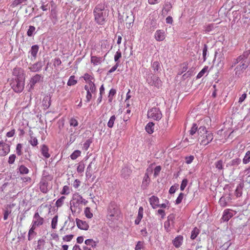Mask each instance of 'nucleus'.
<instances>
[{
  "label": "nucleus",
  "instance_id": "nucleus-1",
  "mask_svg": "<svg viewBox=\"0 0 250 250\" xmlns=\"http://www.w3.org/2000/svg\"><path fill=\"white\" fill-rule=\"evenodd\" d=\"M200 126L194 124L190 130V134L191 135L197 132V139L200 144L202 146H206L209 144L213 139V133L207 130V127L211 125V120L209 118L204 119L200 122Z\"/></svg>",
  "mask_w": 250,
  "mask_h": 250
},
{
  "label": "nucleus",
  "instance_id": "nucleus-2",
  "mask_svg": "<svg viewBox=\"0 0 250 250\" xmlns=\"http://www.w3.org/2000/svg\"><path fill=\"white\" fill-rule=\"evenodd\" d=\"M83 78L87 84L84 86V89L87 92L86 96V101L89 102L92 98V94L96 92V88L93 83L94 78L91 75L85 73Z\"/></svg>",
  "mask_w": 250,
  "mask_h": 250
},
{
  "label": "nucleus",
  "instance_id": "nucleus-3",
  "mask_svg": "<svg viewBox=\"0 0 250 250\" xmlns=\"http://www.w3.org/2000/svg\"><path fill=\"white\" fill-rule=\"evenodd\" d=\"M104 12L105 13L104 6L102 4H99L95 8L94 14L95 21L100 24H103L105 20V15H104Z\"/></svg>",
  "mask_w": 250,
  "mask_h": 250
},
{
  "label": "nucleus",
  "instance_id": "nucleus-4",
  "mask_svg": "<svg viewBox=\"0 0 250 250\" xmlns=\"http://www.w3.org/2000/svg\"><path fill=\"white\" fill-rule=\"evenodd\" d=\"M24 83L25 80H13L11 85L15 92L21 93L24 89Z\"/></svg>",
  "mask_w": 250,
  "mask_h": 250
},
{
  "label": "nucleus",
  "instance_id": "nucleus-5",
  "mask_svg": "<svg viewBox=\"0 0 250 250\" xmlns=\"http://www.w3.org/2000/svg\"><path fill=\"white\" fill-rule=\"evenodd\" d=\"M147 115L148 118L157 121L160 120L162 117V113L158 107L150 108L148 110Z\"/></svg>",
  "mask_w": 250,
  "mask_h": 250
},
{
  "label": "nucleus",
  "instance_id": "nucleus-6",
  "mask_svg": "<svg viewBox=\"0 0 250 250\" xmlns=\"http://www.w3.org/2000/svg\"><path fill=\"white\" fill-rule=\"evenodd\" d=\"M52 177L50 175L43 176L39 183V187L41 192L46 193L48 191V181H51Z\"/></svg>",
  "mask_w": 250,
  "mask_h": 250
},
{
  "label": "nucleus",
  "instance_id": "nucleus-7",
  "mask_svg": "<svg viewBox=\"0 0 250 250\" xmlns=\"http://www.w3.org/2000/svg\"><path fill=\"white\" fill-rule=\"evenodd\" d=\"M81 196L78 195L77 198L73 197L72 203H71L70 208L72 212L80 211L82 209Z\"/></svg>",
  "mask_w": 250,
  "mask_h": 250
},
{
  "label": "nucleus",
  "instance_id": "nucleus-8",
  "mask_svg": "<svg viewBox=\"0 0 250 250\" xmlns=\"http://www.w3.org/2000/svg\"><path fill=\"white\" fill-rule=\"evenodd\" d=\"M44 222V219L40 216L39 212H37L33 216V220L32 221L31 226L36 228L42 225Z\"/></svg>",
  "mask_w": 250,
  "mask_h": 250
},
{
  "label": "nucleus",
  "instance_id": "nucleus-9",
  "mask_svg": "<svg viewBox=\"0 0 250 250\" xmlns=\"http://www.w3.org/2000/svg\"><path fill=\"white\" fill-rule=\"evenodd\" d=\"M13 75L15 77L13 80H25L24 70L20 67L14 68Z\"/></svg>",
  "mask_w": 250,
  "mask_h": 250
},
{
  "label": "nucleus",
  "instance_id": "nucleus-10",
  "mask_svg": "<svg viewBox=\"0 0 250 250\" xmlns=\"http://www.w3.org/2000/svg\"><path fill=\"white\" fill-rule=\"evenodd\" d=\"M10 150V146L6 143L0 142V156H4L9 153Z\"/></svg>",
  "mask_w": 250,
  "mask_h": 250
},
{
  "label": "nucleus",
  "instance_id": "nucleus-11",
  "mask_svg": "<svg viewBox=\"0 0 250 250\" xmlns=\"http://www.w3.org/2000/svg\"><path fill=\"white\" fill-rule=\"evenodd\" d=\"M43 81V77L42 75L36 74L33 76L30 80L29 85L31 89H33L35 85Z\"/></svg>",
  "mask_w": 250,
  "mask_h": 250
},
{
  "label": "nucleus",
  "instance_id": "nucleus-12",
  "mask_svg": "<svg viewBox=\"0 0 250 250\" xmlns=\"http://www.w3.org/2000/svg\"><path fill=\"white\" fill-rule=\"evenodd\" d=\"M248 65L245 63V61H242L239 64L237 65L235 68V73L236 75H240L242 73L244 70L247 67Z\"/></svg>",
  "mask_w": 250,
  "mask_h": 250
},
{
  "label": "nucleus",
  "instance_id": "nucleus-13",
  "mask_svg": "<svg viewBox=\"0 0 250 250\" xmlns=\"http://www.w3.org/2000/svg\"><path fill=\"white\" fill-rule=\"evenodd\" d=\"M165 32L163 30H157L155 33L154 38L157 41H163L166 38Z\"/></svg>",
  "mask_w": 250,
  "mask_h": 250
},
{
  "label": "nucleus",
  "instance_id": "nucleus-14",
  "mask_svg": "<svg viewBox=\"0 0 250 250\" xmlns=\"http://www.w3.org/2000/svg\"><path fill=\"white\" fill-rule=\"evenodd\" d=\"M149 202L153 209L159 208V199L158 197L153 195L149 198Z\"/></svg>",
  "mask_w": 250,
  "mask_h": 250
},
{
  "label": "nucleus",
  "instance_id": "nucleus-15",
  "mask_svg": "<svg viewBox=\"0 0 250 250\" xmlns=\"http://www.w3.org/2000/svg\"><path fill=\"white\" fill-rule=\"evenodd\" d=\"M76 222L77 227L80 229L87 230L89 229V225L86 221L76 219Z\"/></svg>",
  "mask_w": 250,
  "mask_h": 250
},
{
  "label": "nucleus",
  "instance_id": "nucleus-16",
  "mask_svg": "<svg viewBox=\"0 0 250 250\" xmlns=\"http://www.w3.org/2000/svg\"><path fill=\"white\" fill-rule=\"evenodd\" d=\"M233 213L232 210L230 209H226L223 212V214L222 217V219L224 221H228L232 216Z\"/></svg>",
  "mask_w": 250,
  "mask_h": 250
},
{
  "label": "nucleus",
  "instance_id": "nucleus-17",
  "mask_svg": "<svg viewBox=\"0 0 250 250\" xmlns=\"http://www.w3.org/2000/svg\"><path fill=\"white\" fill-rule=\"evenodd\" d=\"M183 236L179 235L176 237L172 241L173 245L176 248H179L183 244Z\"/></svg>",
  "mask_w": 250,
  "mask_h": 250
},
{
  "label": "nucleus",
  "instance_id": "nucleus-18",
  "mask_svg": "<svg viewBox=\"0 0 250 250\" xmlns=\"http://www.w3.org/2000/svg\"><path fill=\"white\" fill-rule=\"evenodd\" d=\"M131 172L132 170L130 168L125 167L121 171V175L123 178L127 179L129 177Z\"/></svg>",
  "mask_w": 250,
  "mask_h": 250
},
{
  "label": "nucleus",
  "instance_id": "nucleus-19",
  "mask_svg": "<svg viewBox=\"0 0 250 250\" xmlns=\"http://www.w3.org/2000/svg\"><path fill=\"white\" fill-rule=\"evenodd\" d=\"M14 204H10L7 205L6 208V209L4 210L3 214V219L4 220H6L8 219L9 215L11 213L12 210L11 208L14 206Z\"/></svg>",
  "mask_w": 250,
  "mask_h": 250
},
{
  "label": "nucleus",
  "instance_id": "nucleus-20",
  "mask_svg": "<svg viewBox=\"0 0 250 250\" xmlns=\"http://www.w3.org/2000/svg\"><path fill=\"white\" fill-rule=\"evenodd\" d=\"M41 152L43 156L46 159H48L50 157V155L49 153V148L45 145H42V146Z\"/></svg>",
  "mask_w": 250,
  "mask_h": 250
},
{
  "label": "nucleus",
  "instance_id": "nucleus-21",
  "mask_svg": "<svg viewBox=\"0 0 250 250\" xmlns=\"http://www.w3.org/2000/svg\"><path fill=\"white\" fill-rule=\"evenodd\" d=\"M150 178L148 174L147 173H145L143 179L142 187L146 188L148 186Z\"/></svg>",
  "mask_w": 250,
  "mask_h": 250
},
{
  "label": "nucleus",
  "instance_id": "nucleus-22",
  "mask_svg": "<svg viewBox=\"0 0 250 250\" xmlns=\"http://www.w3.org/2000/svg\"><path fill=\"white\" fill-rule=\"evenodd\" d=\"M146 130L150 134L153 133L154 130V124L152 122L148 123L146 126Z\"/></svg>",
  "mask_w": 250,
  "mask_h": 250
},
{
  "label": "nucleus",
  "instance_id": "nucleus-23",
  "mask_svg": "<svg viewBox=\"0 0 250 250\" xmlns=\"http://www.w3.org/2000/svg\"><path fill=\"white\" fill-rule=\"evenodd\" d=\"M36 229V228L31 226V227L30 229L29 232H28V240H29V241L31 240L34 237V236L35 235H36L37 233L36 232H35V229Z\"/></svg>",
  "mask_w": 250,
  "mask_h": 250
},
{
  "label": "nucleus",
  "instance_id": "nucleus-24",
  "mask_svg": "<svg viewBox=\"0 0 250 250\" xmlns=\"http://www.w3.org/2000/svg\"><path fill=\"white\" fill-rule=\"evenodd\" d=\"M29 143L30 144V145L34 147L38 145V141L36 137L33 136L32 135V134H30V139L28 140Z\"/></svg>",
  "mask_w": 250,
  "mask_h": 250
},
{
  "label": "nucleus",
  "instance_id": "nucleus-25",
  "mask_svg": "<svg viewBox=\"0 0 250 250\" xmlns=\"http://www.w3.org/2000/svg\"><path fill=\"white\" fill-rule=\"evenodd\" d=\"M84 243L87 246H90L92 248H95L97 247V243L92 239H88L85 240Z\"/></svg>",
  "mask_w": 250,
  "mask_h": 250
},
{
  "label": "nucleus",
  "instance_id": "nucleus-26",
  "mask_svg": "<svg viewBox=\"0 0 250 250\" xmlns=\"http://www.w3.org/2000/svg\"><path fill=\"white\" fill-rule=\"evenodd\" d=\"M245 56L244 55H240L236 59H234L231 67L232 68L235 66L237 64L241 62L242 61H244Z\"/></svg>",
  "mask_w": 250,
  "mask_h": 250
},
{
  "label": "nucleus",
  "instance_id": "nucleus-27",
  "mask_svg": "<svg viewBox=\"0 0 250 250\" xmlns=\"http://www.w3.org/2000/svg\"><path fill=\"white\" fill-rule=\"evenodd\" d=\"M71 188L68 186H64L62 188L61 194L62 195H68L70 193Z\"/></svg>",
  "mask_w": 250,
  "mask_h": 250
},
{
  "label": "nucleus",
  "instance_id": "nucleus-28",
  "mask_svg": "<svg viewBox=\"0 0 250 250\" xmlns=\"http://www.w3.org/2000/svg\"><path fill=\"white\" fill-rule=\"evenodd\" d=\"M84 215L86 218L91 219L93 217V214L91 211L89 207H86L84 210Z\"/></svg>",
  "mask_w": 250,
  "mask_h": 250
},
{
  "label": "nucleus",
  "instance_id": "nucleus-29",
  "mask_svg": "<svg viewBox=\"0 0 250 250\" xmlns=\"http://www.w3.org/2000/svg\"><path fill=\"white\" fill-rule=\"evenodd\" d=\"M75 76H71L68 79L67 84L68 86H72L76 84L77 83V81L75 80Z\"/></svg>",
  "mask_w": 250,
  "mask_h": 250
},
{
  "label": "nucleus",
  "instance_id": "nucleus-30",
  "mask_svg": "<svg viewBox=\"0 0 250 250\" xmlns=\"http://www.w3.org/2000/svg\"><path fill=\"white\" fill-rule=\"evenodd\" d=\"M65 199V197L62 196H61L60 198H59L56 202L55 205L57 208L61 207L63 203L64 200Z\"/></svg>",
  "mask_w": 250,
  "mask_h": 250
},
{
  "label": "nucleus",
  "instance_id": "nucleus-31",
  "mask_svg": "<svg viewBox=\"0 0 250 250\" xmlns=\"http://www.w3.org/2000/svg\"><path fill=\"white\" fill-rule=\"evenodd\" d=\"M172 8V5L171 4V3L170 2H167L165 4L164 6V8L163 9V13H166V14L169 12L170 9Z\"/></svg>",
  "mask_w": 250,
  "mask_h": 250
},
{
  "label": "nucleus",
  "instance_id": "nucleus-32",
  "mask_svg": "<svg viewBox=\"0 0 250 250\" xmlns=\"http://www.w3.org/2000/svg\"><path fill=\"white\" fill-rule=\"evenodd\" d=\"M39 50V46L37 45H33L30 50V53L32 56L35 57Z\"/></svg>",
  "mask_w": 250,
  "mask_h": 250
},
{
  "label": "nucleus",
  "instance_id": "nucleus-33",
  "mask_svg": "<svg viewBox=\"0 0 250 250\" xmlns=\"http://www.w3.org/2000/svg\"><path fill=\"white\" fill-rule=\"evenodd\" d=\"M91 62L95 65H98L101 63V59L96 56H91Z\"/></svg>",
  "mask_w": 250,
  "mask_h": 250
},
{
  "label": "nucleus",
  "instance_id": "nucleus-34",
  "mask_svg": "<svg viewBox=\"0 0 250 250\" xmlns=\"http://www.w3.org/2000/svg\"><path fill=\"white\" fill-rule=\"evenodd\" d=\"M81 154V151L79 150H75L71 155L70 158L72 160H75Z\"/></svg>",
  "mask_w": 250,
  "mask_h": 250
},
{
  "label": "nucleus",
  "instance_id": "nucleus-35",
  "mask_svg": "<svg viewBox=\"0 0 250 250\" xmlns=\"http://www.w3.org/2000/svg\"><path fill=\"white\" fill-rule=\"evenodd\" d=\"M41 67L42 66L41 63L38 62L32 65L30 68L32 71L36 72L41 70Z\"/></svg>",
  "mask_w": 250,
  "mask_h": 250
},
{
  "label": "nucleus",
  "instance_id": "nucleus-36",
  "mask_svg": "<svg viewBox=\"0 0 250 250\" xmlns=\"http://www.w3.org/2000/svg\"><path fill=\"white\" fill-rule=\"evenodd\" d=\"M58 216L55 215L52 219L51 228L53 229L56 228L58 223Z\"/></svg>",
  "mask_w": 250,
  "mask_h": 250
},
{
  "label": "nucleus",
  "instance_id": "nucleus-37",
  "mask_svg": "<svg viewBox=\"0 0 250 250\" xmlns=\"http://www.w3.org/2000/svg\"><path fill=\"white\" fill-rule=\"evenodd\" d=\"M84 168L85 166L83 162H80L78 164V166L77 168L78 173H83L84 170Z\"/></svg>",
  "mask_w": 250,
  "mask_h": 250
},
{
  "label": "nucleus",
  "instance_id": "nucleus-38",
  "mask_svg": "<svg viewBox=\"0 0 250 250\" xmlns=\"http://www.w3.org/2000/svg\"><path fill=\"white\" fill-rule=\"evenodd\" d=\"M199 232V229L197 228H194L191 231L190 238L192 240L194 239L198 235Z\"/></svg>",
  "mask_w": 250,
  "mask_h": 250
},
{
  "label": "nucleus",
  "instance_id": "nucleus-39",
  "mask_svg": "<svg viewBox=\"0 0 250 250\" xmlns=\"http://www.w3.org/2000/svg\"><path fill=\"white\" fill-rule=\"evenodd\" d=\"M214 165L215 167L219 170H221L223 169V162L222 160L217 161L215 163Z\"/></svg>",
  "mask_w": 250,
  "mask_h": 250
},
{
  "label": "nucleus",
  "instance_id": "nucleus-40",
  "mask_svg": "<svg viewBox=\"0 0 250 250\" xmlns=\"http://www.w3.org/2000/svg\"><path fill=\"white\" fill-rule=\"evenodd\" d=\"M36 28L34 26L30 25L29 27V29L27 32V35L29 37L33 36V34L35 32Z\"/></svg>",
  "mask_w": 250,
  "mask_h": 250
},
{
  "label": "nucleus",
  "instance_id": "nucleus-41",
  "mask_svg": "<svg viewBox=\"0 0 250 250\" xmlns=\"http://www.w3.org/2000/svg\"><path fill=\"white\" fill-rule=\"evenodd\" d=\"M250 161V151H248L243 158V162L244 164H248Z\"/></svg>",
  "mask_w": 250,
  "mask_h": 250
},
{
  "label": "nucleus",
  "instance_id": "nucleus-42",
  "mask_svg": "<svg viewBox=\"0 0 250 250\" xmlns=\"http://www.w3.org/2000/svg\"><path fill=\"white\" fill-rule=\"evenodd\" d=\"M19 171L21 174H27L29 172V169L23 165L19 167Z\"/></svg>",
  "mask_w": 250,
  "mask_h": 250
},
{
  "label": "nucleus",
  "instance_id": "nucleus-43",
  "mask_svg": "<svg viewBox=\"0 0 250 250\" xmlns=\"http://www.w3.org/2000/svg\"><path fill=\"white\" fill-rule=\"evenodd\" d=\"M208 69V66H205L201 70V71H200L199 72V73L198 74V75L197 76V79H199V78H201L204 75V74L207 71Z\"/></svg>",
  "mask_w": 250,
  "mask_h": 250
},
{
  "label": "nucleus",
  "instance_id": "nucleus-44",
  "mask_svg": "<svg viewBox=\"0 0 250 250\" xmlns=\"http://www.w3.org/2000/svg\"><path fill=\"white\" fill-rule=\"evenodd\" d=\"M152 67L155 71H158L160 69V64L158 61L154 62Z\"/></svg>",
  "mask_w": 250,
  "mask_h": 250
},
{
  "label": "nucleus",
  "instance_id": "nucleus-45",
  "mask_svg": "<svg viewBox=\"0 0 250 250\" xmlns=\"http://www.w3.org/2000/svg\"><path fill=\"white\" fill-rule=\"evenodd\" d=\"M22 146L21 144H18L16 146V152L18 155L21 156L22 155Z\"/></svg>",
  "mask_w": 250,
  "mask_h": 250
},
{
  "label": "nucleus",
  "instance_id": "nucleus-46",
  "mask_svg": "<svg viewBox=\"0 0 250 250\" xmlns=\"http://www.w3.org/2000/svg\"><path fill=\"white\" fill-rule=\"evenodd\" d=\"M144 242L143 241H138L135 246V250H140L143 248Z\"/></svg>",
  "mask_w": 250,
  "mask_h": 250
},
{
  "label": "nucleus",
  "instance_id": "nucleus-47",
  "mask_svg": "<svg viewBox=\"0 0 250 250\" xmlns=\"http://www.w3.org/2000/svg\"><path fill=\"white\" fill-rule=\"evenodd\" d=\"M188 181L187 179H184L182 180V183L180 186V189L183 191L185 189V188L187 186Z\"/></svg>",
  "mask_w": 250,
  "mask_h": 250
},
{
  "label": "nucleus",
  "instance_id": "nucleus-48",
  "mask_svg": "<svg viewBox=\"0 0 250 250\" xmlns=\"http://www.w3.org/2000/svg\"><path fill=\"white\" fill-rule=\"evenodd\" d=\"M219 203L220 205L223 207H225L227 205V202L226 200V198L224 197H222L220 199Z\"/></svg>",
  "mask_w": 250,
  "mask_h": 250
},
{
  "label": "nucleus",
  "instance_id": "nucleus-49",
  "mask_svg": "<svg viewBox=\"0 0 250 250\" xmlns=\"http://www.w3.org/2000/svg\"><path fill=\"white\" fill-rule=\"evenodd\" d=\"M16 158V156L15 154H12L10 155L8 158V162L9 164H14L15 159Z\"/></svg>",
  "mask_w": 250,
  "mask_h": 250
},
{
  "label": "nucleus",
  "instance_id": "nucleus-50",
  "mask_svg": "<svg viewBox=\"0 0 250 250\" xmlns=\"http://www.w3.org/2000/svg\"><path fill=\"white\" fill-rule=\"evenodd\" d=\"M69 123L71 126H77L78 125V122L77 120L75 118H71L69 121Z\"/></svg>",
  "mask_w": 250,
  "mask_h": 250
},
{
  "label": "nucleus",
  "instance_id": "nucleus-51",
  "mask_svg": "<svg viewBox=\"0 0 250 250\" xmlns=\"http://www.w3.org/2000/svg\"><path fill=\"white\" fill-rule=\"evenodd\" d=\"M73 236L74 235L72 234L66 235L63 237L62 239L64 241L69 242L72 239Z\"/></svg>",
  "mask_w": 250,
  "mask_h": 250
},
{
  "label": "nucleus",
  "instance_id": "nucleus-52",
  "mask_svg": "<svg viewBox=\"0 0 250 250\" xmlns=\"http://www.w3.org/2000/svg\"><path fill=\"white\" fill-rule=\"evenodd\" d=\"M113 213H111V212H110V216H116V217H117L120 213V211H119V208L116 207V208H113Z\"/></svg>",
  "mask_w": 250,
  "mask_h": 250
},
{
  "label": "nucleus",
  "instance_id": "nucleus-53",
  "mask_svg": "<svg viewBox=\"0 0 250 250\" xmlns=\"http://www.w3.org/2000/svg\"><path fill=\"white\" fill-rule=\"evenodd\" d=\"M184 194L183 193H180L177 197V198L176 200V204H179L181 203L183 198H184Z\"/></svg>",
  "mask_w": 250,
  "mask_h": 250
},
{
  "label": "nucleus",
  "instance_id": "nucleus-54",
  "mask_svg": "<svg viewBox=\"0 0 250 250\" xmlns=\"http://www.w3.org/2000/svg\"><path fill=\"white\" fill-rule=\"evenodd\" d=\"M208 51V46L206 44H204V46L203 49V59L204 61H205L206 60V55H207V52Z\"/></svg>",
  "mask_w": 250,
  "mask_h": 250
},
{
  "label": "nucleus",
  "instance_id": "nucleus-55",
  "mask_svg": "<svg viewBox=\"0 0 250 250\" xmlns=\"http://www.w3.org/2000/svg\"><path fill=\"white\" fill-rule=\"evenodd\" d=\"M241 161V159L239 158L234 159L231 161V164L232 166H237L240 163Z\"/></svg>",
  "mask_w": 250,
  "mask_h": 250
},
{
  "label": "nucleus",
  "instance_id": "nucleus-56",
  "mask_svg": "<svg viewBox=\"0 0 250 250\" xmlns=\"http://www.w3.org/2000/svg\"><path fill=\"white\" fill-rule=\"evenodd\" d=\"M143 213H144V208L142 207H140L138 210V213L137 217L142 219L143 217Z\"/></svg>",
  "mask_w": 250,
  "mask_h": 250
},
{
  "label": "nucleus",
  "instance_id": "nucleus-57",
  "mask_svg": "<svg viewBox=\"0 0 250 250\" xmlns=\"http://www.w3.org/2000/svg\"><path fill=\"white\" fill-rule=\"evenodd\" d=\"M161 170V167L160 166H157L154 169V175L155 176H157L159 174Z\"/></svg>",
  "mask_w": 250,
  "mask_h": 250
},
{
  "label": "nucleus",
  "instance_id": "nucleus-58",
  "mask_svg": "<svg viewBox=\"0 0 250 250\" xmlns=\"http://www.w3.org/2000/svg\"><path fill=\"white\" fill-rule=\"evenodd\" d=\"M122 57V54H121V52L120 51H117L116 53V54L115 55V56H114V60L115 61L117 62H119L118 61L119 59L120 58H121Z\"/></svg>",
  "mask_w": 250,
  "mask_h": 250
},
{
  "label": "nucleus",
  "instance_id": "nucleus-59",
  "mask_svg": "<svg viewBox=\"0 0 250 250\" xmlns=\"http://www.w3.org/2000/svg\"><path fill=\"white\" fill-rule=\"evenodd\" d=\"M194 160V156L190 155L186 157V162L188 164H190Z\"/></svg>",
  "mask_w": 250,
  "mask_h": 250
},
{
  "label": "nucleus",
  "instance_id": "nucleus-60",
  "mask_svg": "<svg viewBox=\"0 0 250 250\" xmlns=\"http://www.w3.org/2000/svg\"><path fill=\"white\" fill-rule=\"evenodd\" d=\"M81 182L79 180L76 179L73 184V186L75 188H78L80 186Z\"/></svg>",
  "mask_w": 250,
  "mask_h": 250
},
{
  "label": "nucleus",
  "instance_id": "nucleus-61",
  "mask_svg": "<svg viewBox=\"0 0 250 250\" xmlns=\"http://www.w3.org/2000/svg\"><path fill=\"white\" fill-rule=\"evenodd\" d=\"M27 0H15L13 2V4L17 6L20 4L25 3Z\"/></svg>",
  "mask_w": 250,
  "mask_h": 250
},
{
  "label": "nucleus",
  "instance_id": "nucleus-62",
  "mask_svg": "<svg viewBox=\"0 0 250 250\" xmlns=\"http://www.w3.org/2000/svg\"><path fill=\"white\" fill-rule=\"evenodd\" d=\"M157 213L161 216L162 219H164L166 216L165 210L162 209H159L157 210Z\"/></svg>",
  "mask_w": 250,
  "mask_h": 250
},
{
  "label": "nucleus",
  "instance_id": "nucleus-63",
  "mask_svg": "<svg viewBox=\"0 0 250 250\" xmlns=\"http://www.w3.org/2000/svg\"><path fill=\"white\" fill-rule=\"evenodd\" d=\"M91 142L89 140H87L84 144H83V148L85 150H87L89 147Z\"/></svg>",
  "mask_w": 250,
  "mask_h": 250
},
{
  "label": "nucleus",
  "instance_id": "nucleus-64",
  "mask_svg": "<svg viewBox=\"0 0 250 250\" xmlns=\"http://www.w3.org/2000/svg\"><path fill=\"white\" fill-rule=\"evenodd\" d=\"M15 129H13V130L8 132L6 133V136L9 138L12 137L15 135Z\"/></svg>",
  "mask_w": 250,
  "mask_h": 250
}]
</instances>
